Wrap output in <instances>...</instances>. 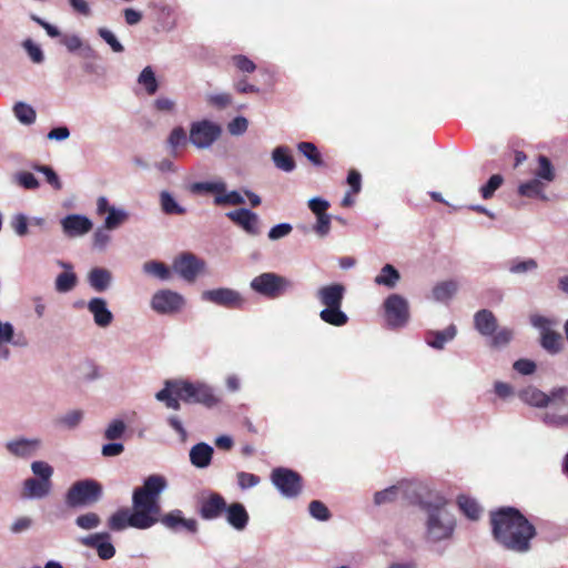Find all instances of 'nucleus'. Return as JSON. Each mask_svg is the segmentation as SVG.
I'll return each mask as SVG.
<instances>
[{
    "label": "nucleus",
    "instance_id": "obj_1",
    "mask_svg": "<svg viewBox=\"0 0 568 568\" xmlns=\"http://www.w3.org/2000/svg\"><path fill=\"white\" fill-rule=\"evenodd\" d=\"M165 487L166 480L163 476H149L141 487L133 490V511L120 508L109 518L108 527L112 531H121L128 527L144 530L154 526L159 523L160 496Z\"/></svg>",
    "mask_w": 568,
    "mask_h": 568
},
{
    "label": "nucleus",
    "instance_id": "obj_2",
    "mask_svg": "<svg viewBox=\"0 0 568 568\" xmlns=\"http://www.w3.org/2000/svg\"><path fill=\"white\" fill-rule=\"evenodd\" d=\"M493 536L506 549L525 552L536 535L532 524L515 507H500L490 513Z\"/></svg>",
    "mask_w": 568,
    "mask_h": 568
},
{
    "label": "nucleus",
    "instance_id": "obj_3",
    "mask_svg": "<svg viewBox=\"0 0 568 568\" xmlns=\"http://www.w3.org/2000/svg\"><path fill=\"white\" fill-rule=\"evenodd\" d=\"M155 398L174 410L181 408L180 400L186 404H202L209 408L219 403L217 396L210 386L184 379L165 381L164 387L155 394Z\"/></svg>",
    "mask_w": 568,
    "mask_h": 568
},
{
    "label": "nucleus",
    "instance_id": "obj_4",
    "mask_svg": "<svg viewBox=\"0 0 568 568\" xmlns=\"http://www.w3.org/2000/svg\"><path fill=\"white\" fill-rule=\"evenodd\" d=\"M419 507L427 515L425 523L426 539L438 542L453 536L456 519L448 509V500L439 495L432 497L429 500H420Z\"/></svg>",
    "mask_w": 568,
    "mask_h": 568
},
{
    "label": "nucleus",
    "instance_id": "obj_5",
    "mask_svg": "<svg viewBox=\"0 0 568 568\" xmlns=\"http://www.w3.org/2000/svg\"><path fill=\"white\" fill-rule=\"evenodd\" d=\"M344 294L345 287L338 283L323 286L317 291V297L325 306L320 313L322 321L333 326H343L348 322L347 315L341 310Z\"/></svg>",
    "mask_w": 568,
    "mask_h": 568
},
{
    "label": "nucleus",
    "instance_id": "obj_6",
    "mask_svg": "<svg viewBox=\"0 0 568 568\" xmlns=\"http://www.w3.org/2000/svg\"><path fill=\"white\" fill-rule=\"evenodd\" d=\"M103 495L102 485L94 479L78 480L71 485L65 494V504L70 508L91 506L98 503Z\"/></svg>",
    "mask_w": 568,
    "mask_h": 568
},
{
    "label": "nucleus",
    "instance_id": "obj_7",
    "mask_svg": "<svg viewBox=\"0 0 568 568\" xmlns=\"http://www.w3.org/2000/svg\"><path fill=\"white\" fill-rule=\"evenodd\" d=\"M250 287L263 297L276 300L293 287V282L280 274L265 272L255 276L251 281Z\"/></svg>",
    "mask_w": 568,
    "mask_h": 568
},
{
    "label": "nucleus",
    "instance_id": "obj_8",
    "mask_svg": "<svg viewBox=\"0 0 568 568\" xmlns=\"http://www.w3.org/2000/svg\"><path fill=\"white\" fill-rule=\"evenodd\" d=\"M271 481L287 498H296L303 489L302 476L285 467L274 468L271 473Z\"/></svg>",
    "mask_w": 568,
    "mask_h": 568
},
{
    "label": "nucleus",
    "instance_id": "obj_9",
    "mask_svg": "<svg viewBox=\"0 0 568 568\" xmlns=\"http://www.w3.org/2000/svg\"><path fill=\"white\" fill-rule=\"evenodd\" d=\"M222 133V128L210 120L196 121L190 128V141L197 149L210 148Z\"/></svg>",
    "mask_w": 568,
    "mask_h": 568
},
{
    "label": "nucleus",
    "instance_id": "obj_10",
    "mask_svg": "<svg viewBox=\"0 0 568 568\" xmlns=\"http://www.w3.org/2000/svg\"><path fill=\"white\" fill-rule=\"evenodd\" d=\"M385 318L390 328L403 327L409 318L407 301L398 295L392 294L384 302Z\"/></svg>",
    "mask_w": 568,
    "mask_h": 568
},
{
    "label": "nucleus",
    "instance_id": "obj_11",
    "mask_svg": "<svg viewBox=\"0 0 568 568\" xmlns=\"http://www.w3.org/2000/svg\"><path fill=\"white\" fill-rule=\"evenodd\" d=\"M202 298L230 310H241L245 304V298L241 293L227 287L205 291L202 294Z\"/></svg>",
    "mask_w": 568,
    "mask_h": 568
},
{
    "label": "nucleus",
    "instance_id": "obj_12",
    "mask_svg": "<svg viewBox=\"0 0 568 568\" xmlns=\"http://www.w3.org/2000/svg\"><path fill=\"white\" fill-rule=\"evenodd\" d=\"M183 296L171 290H160L151 300L152 310L159 314L176 313L183 307Z\"/></svg>",
    "mask_w": 568,
    "mask_h": 568
},
{
    "label": "nucleus",
    "instance_id": "obj_13",
    "mask_svg": "<svg viewBox=\"0 0 568 568\" xmlns=\"http://www.w3.org/2000/svg\"><path fill=\"white\" fill-rule=\"evenodd\" d=\"M204 265V262L192 253H183L173 262L174 271L187 282H194Z\"/></svg>",
    "mask_w": 568,
    "mask_h": 568
},
{
    "label": "nucleus",
    "instance_id": "obj_14",
    "mask_svg": "<svg viewBox=\"0 0 568 568\" xmlns=\"http://www.w3.org/2000/svg\"><path fill=\"white\" fill-rule=\"evenodd\" d=\"M225 498L219 493H210L199 501L197 513L204 520H213L224 514L226 507Z\"/></svg>",
    "mask_w": 568,
    "mask_h": 568
},
{
    "label": "nucleus",
    "instance_id": "obj_15",
    "mask_svg": "<svg viewBox=\"0 0 568 568\" xmlns=\"http://www.w3.org/2000/svg\"><path fill=\"white\" fill-rule=\"evenodd\" d=\"M226 217L241 226L250 235L256 236L261 233L257 214L247 209L230 211L226 213Z\"/></svg>",
    "mask_w": 568,
    "mask_h": 568
},
{
    "label": "nucleus",
    "instance_id": "obj_16",
    "mask_svg": "<svg viewBox=\"0 0 568 568\" xmlns=\"http://www.w3.org/2000/svg\"><path fill=\"white\" fill-rule=\"evenodd\" d=\"M61 224H62L63 232L70 237L87 234L88 232H90L92 230V226H93L90 219H88L84 215H79V214L67 215L61 221Z\"/></svg>",
    "mask_w": 568,
    "mask_h": 568
},
{
    "label": "nucleus",
    "instance_id": "obj_17",
    "mask_svg": "<svg viewBox=\"0 0 568 568\" xmlns=\"http://www.w3.org/2000/svg\"><path fill=\"white\" fill-rule=\"evenodd\" d=\"M159 521L162 523L166 528L176 530L180 527L184 528L189 532L195 534L197 531V523L193 518H184L182 511L175 509L163 516L159 515Z\"/></svg>",
    "mask_w": 568,
    "mask_h": 568
},
{
    "label": "nucleus",
    "instance_id": "obj_18",
    "mask_svg": "<svg viewBox=\"0 0 568 568\" xmlns=\"http://www.w3.org/2000/svg\"><path fill=\"white\" fill-rule=\"evenodd\" d=\"M110 535L108 532L94 534L83 538L82 544L88 547L95 548L98 556L103 560H108L115 555V548L110 541H108Z\"/></svg>",
    "mask_w": 568,
    "mask_h": 568
},
{
    "label": "nucleus",
    "instance_id": "obj_19",
    "mask_svg": "<svg viewBox=\"0 0 568 568\" xmlns=\"http://www.w3.org/2000/svg\"><path fill=\"white\" fill-rule=\"evenodd\" d=\"M224 514L226 516V521L236 530H243L246 528L250 516L241 503H232L226 505Z\"/></svg>",
    "mask_w": 568,
    "mask_h": 568
},
{
    "label": "nucleus",
    "instance_id": "obj_20",
    "mask_svg": "<svg viewBox=\"0 0 568 568\" xmlns=\"http://www.w3.org/2000/svg\"><path fill=\"white\" fill-rule=\"evenodd\" d=\"M475 328L483 336H493L497 329V318L489 310H480L474 315Z\"/></svg>",
    "mask_w": 568,
    "mask_h": 568
},
{
    "label": "nucleus",
    "instance_id": "obj_21",
    "mask_svg": "<svg viewBox=\"0 0 568 568\" xmlns=\"http://www.w3.org/2000/svg\"><path fill=\"white\" fill-rule=\"evenodd\" d=\"M89 311L93 314L94 323L100 327H106L113 320L112 313L106 307V302L101 297H93L88 304Z\"/></svg>",
    "mask_w": 568,
    "mask_h": 568
},
{
    "label": "nucleus",
    "instance_id": "obj_22",
    "mask_svg": "<svg viewBox=\"0 0 568 568\" xmlns=\"http://www.w3.org/2000/svg\"><path fill=\"white\" fill-rule=\"evenodd\" d=\"M52 488V481H44L38 478H28L23 481L22 496L24 498H43Z\"/></svg>",
    "mask_w": 568,
    "mask_h": 568
},
{
    "label": "nucleus",
    "instance_id": "obj_23",
    "mask_svg": "<svg viewBox=\"0 0 568 568\" xmlns=\"http://www.w3.org/2000/svg\"><path fill=\"white\" fill-rule=\"evenodd\" d=\"M39 446H40L39 439H26V438H20L17 440L8 442L6 445L7 449L12 455H14L17 457H22V458L32 456L36 453V450L39 448Z\"/></svg>",
    "mask_w": 568,
    "mask_h": 568
},
{
    "label": "nucleus",
    "instance_id": "obj_24",
    "mask_svg": "<svg viewBox=\"0 0 568 568\" xmlns=\"http://www.w3.org/2000/svg\"><path fill=\"white\" fill-rule=\"evenodd\" d=\"M456 333V326L449 325L443 331H428L425 334V341L430 347L443 349L447 342L454 339Z\"/></svg>",
    "mask_w": 568,
    "mask_h": 568
},
{
    "label": "nucleus",
    "instance_id": "obj_25",
    "mask_svg": "<svg viewBox=\"0 0 568 568\" xmlns=\"http://www.w3.org/2000/svg\"><path fill=\"white\" fill-rule=\"evenodd\" d=\"M213 448L205 443H199L190 450V460L197 468L207 467L211 464Z\"/></svg>",
    "mask_w": 568,
    "mask_h": 568
},
{
    "label": "nucleus",
    "instance_id": "obj_26",
    "mask_svg": "<svg viewBox=\"0 0 568 568\" xmlns=\"http://www.w3.org/2000/svg\"><path fill=\"white\" fill-rule=\"evenodd\" d=\"M275 166L284 172H292L296 164L287 146H277L272 152Z\"/></svg>",
    "mask_w": 568,
    "mask_h": 568
},
{
    "label": "nucleus",
    "instance_id": "obj_27",
    "mask_svg": "<svg viewBox=\"0 0 568 568\" xmlns=\"http://www.w3.org/2000/svg\"><path fill=\"white\" fill-rule=\"evenodd\" d=\"M540 345L550 354H557L562 349L564 342L561 335L554 329H544L540 332Z\"/></svg>",
    "mask_w": 568,
    "mask_h": 568
},
{
    "label": "nucleus",
    "instance_id": "obj_28",
    "mask_svg": "<svg viewBox=\"0 0 568 568\" xmlns=\"http://www.w3.org/2000/svg\"><path fill=\"white\" fill-rule=\"evenodd\" d=\"M520 399L535 407L548 406V395L535 387H527L519 393Z\"/></svg>",
    "mask_w": 568,
    "mask_h": 568
},
{
    "label": "nucleus",
    "instance_id": "obj_29",
    "mask_svg": "<svg viewBox=\"0 0 568 568\" xmlns=\"http://www.w3.org/2000/svg\"><path fill=\"white\" fill-rule=\"evenodd\" d=\"M111 282V273L105 268L95 267L89 273V283L97 292H103Z\"/></svg>",
    "mask_w": 568,
    "mask_h": 568
},
{
    "label": "nucleus",
    "instance_id": "obj_30",
    "mask_svg": "<svg viewBox=\"0 0 568 568\" xmlns=\"http://www.w3.org/2000/svg\"><path fill=\"white\" fill-rule=\"evenodd\" d=\"M458 290L456 281L449 280L437 283L433 288V297L438 302L450 300Z\"/></svg>",
    "mask_w": 568,
    "mask_h": 568
},
{
    "label": "nucleus",
    "instance_id": "obj_31",
    "mask_svg": "<svg viewBox=\"0 0 568 568\" xmlns=\"http://www.w3.org/2000/svg\"><path fill=\"white\" fill-rule=\"evenodd\" d=\"M399 278V272L393 265L386 264L381 270V273L375 277V283L377 285H383L388 288H393L396 286Z\"/></svg>",
    "mask_w": 568,
    "mask_h": 568
},
{
    "label": "nucleus",
    "instance_id": "obj_32",
    "mask_svg": "<svg viewBox=\"0 0 568 568\" xmlns=\"http://www.w3.org/2000/svg\"><path fill=\"white\" fill-rule=\"evenodd\" d=\"M457 504L467 518L477 520L480 517L481 507L475 499L462 495L457 498Z\"/></svg>",
    "mask_w": 568,
    "mask_h": 568
},
{
    "label": "nucleus",
    "instance_id": "obj_33",
    "mask_svg": "<svg viewBox=\"0 0 568 568\" xmlns=\"http://www.w3.org/2000/svg\"><path fill=\"white\" fill-rule=\"evenodd\" d=\"M545 185L538 179H532L525 183H521L518 187V193L525 197H540L542 200L546 199L544 194Z\"/></svg>",
    "mask_w": 568,
    "mask_h": 568
},
{
    "label": "nucleus",
    "instance_id": "obj_34",
    "mask_svg": "<svg viewBox=\"0 0 568 568\" xmlns=\"http://www.w3.org/2000/svg\"><path fill=\"white\" fill-rule=\"evenodd\" d=\"M297 150L301 154H303L314 166L321 168L324 166L325 163L323 161L322 154L318 151L317 146L312 142H300L297 144Z\"/></svg>",
    "mask_w": 568,
    "mask_h": 568
},
{
    "label": "nucleus",
    "instance_id": "obj_35",
    "mask_svg": "<svg viewBox=\"0 0 568 568\" xmlns=\"http://www.w3.org/2000/svg\"><path fill=\"white\" fill-rule=\"evenodd\" d=\"M538 168L535 170V176L538 180H544L546 182H552L556 178L555 168L551 161L546 155H539L538 159Z\"/></svg>",
    "mask_w": 568,
    "mask_h": 568
},
{
    "label": "nucleus",
    "instance_id": "obj_36",
    "mask_svg": "<svg viewBox=\"0 0 568 568\" xmlns=\"http://www.w3.org/2000/svg\"><path fill=\"white\" fill-rule=\"evenodd\" d=\"M160 204L162 211L168 215H183L186 210L178 204L172 194L168 191L160 193Z\"/></svg>",
    "mask_w": 568,
    "mask_h": 568
},
{
    "label": "nucleus",
    "instance_id": "obj_37",
    "mask_svg": "<svg viewBox=\"0 0 568 568\" xmlns=\"http://www.w3.org/2000/svg\"><path fill=\"white\" fill-rule=\"evenodd\" d=\"M190 191L194 194L213 193L219 196L220 193H225L226 184L222 181L219 182H195L191 184Z\"/></svg>",
    "mask_w": 568,
    "mask_h": 568
},
{
    "label": "nucleus",
    "instance_id": "obj_38",
    "mask_svg": "<svg viewBox=\"0 0 568 568\" xmlns=\"http://www.w3.org/2000/svg\"><path fill=\"white\" fill-rule=\"evenodd\" d=\"M138 83L144 88L145 92L149 95L155 94L159 89V83L155 78V73L150 65L145 67L141 71V73L138 78Z\"/></svg>",
    "mask_w": 568,
    "mask_h": 568
},
{
    "label": "nucleus",
    "instance_id": "obj_39",
    "mask_svg": "<svg viewBox=\"0 0 568 568\" xmlns=\"http://www.w3.org/2000/svg\"><path fill=\"white\" fill-rule=\"evenodd\" d=\"M143 271L160 280H169L171 276L170 268L162 262L149 261L143 264Z\"/></svg>",
    "mask_w": 568,
    "mask_h": 568
},
{
    "label": "nucleus",
    "instance_id": "obj_40",
    "mask_svg": "<svg viewBox=\"0 0 568 568\" xmlns=\"http://www.w3.org/2000/svg\"><path fill=\"white\" fill-rule=\"evenodd\" d=\"M16 118L23 124H32L36 121L37 114L32 106L27 103L18 102L13 106Z\"/></svg>",
    "mask_w": 568,
    "mask_h": 568
},
{
    "label": "nucleus",
    "instance_id": "obj_41",
    "mask_svg": "<svg viewBox=\"0 0 568 568\" xmlns=\"http://www.w3.org/2000/svg\"><path fill=\"white\" fill-rule=\"evenodd\" d=\"M244 203V197L237 191H225V193H220L219 196H214V204L216 206L242 205Z\"/></svg>",
    "mask_w": 568,
    "mask_h": 568
},
{
    "label": "nucleus",
    "instance_id": "obj_42",
    "mask_svg": "<svg viewBox=\"0 0 568 568\" xmlns=\"http://www.w3.org/2000/svg\"><path fill=\"white\" fill-rule=\"evenodd\" d=\"M504 178L501 174H493L486 184L480 187V195L484 200H489L495 192L503 185Z\"/></svg>",
    "mask_w": 568,
    "mask_h": 568
},
{
    "label": "nucleus",
    "instance_id": "obj_43",
    "mask_svg": "<svg viewBox=\"0 0 568 568\" xmlns=\"http://www.w3.org/2000/svg\"><path fill=\"white\" fill-rule=\"evenodd\" d=\"M129 215L123 210L111 209L104 221L105 230H114L128 220Z\"/></svg>",
    "mask_w": 568,
    "mask_h": 568
},
{
    "label": "nucleus",
    "instance_id": "obj_44",
    "mask_svg": "<svg viewBox=\"0 0 568 568\" xmlns=\"http://www.w3.org/2000/svg\"><path fill=\"white\" fill-rule=\"evenodd\" d=\"M77 284V276L72 272L60 273L55 280V290L61 293L71 291Z\"/></svg>",
    "mask_w": 568,
    "mask_h": 568
},
{
    "label": "nucleus",
    "instance_id": "obj_45",
    "mask_svg": "<svg viewBox=\"0 0 568 568\" xmlns=\"http://www.w3.org/2000/svg\"><path fill=\"white\" fill-rule=\"evenodd\" d=\"M568 387H558L550 392L548 395V405L554 407H568Z\"/></svg>",
    "mask_w": 568,
    "mask_h": 568
},
{
    "label": "nucleus",
    "instance_id": "obj_46",
    "mask_svg": "<svg viewBox=\"0 0 568 568\" xmlns=\"http://www.w3.org/2000/svg\"><path fill=\"white\" fill-rule=\"evenodd\" d=\"M310 515L321 521H326L332 517L329 509L321 500H312L308 505Z\"/></svg>",
    "mask_w": 568,
    "mask_h": 568
},
{
    "label": "nucleus",
    "instance_id": "obj_47",
    "mask_svg": "<svg viewBox=\"0 0 568 568\" xmlns=\"http://www.w3.org/2000/svg\"><path fill=\"white\" fill-rule=\"evenodd\" d=\"M100 523L101 519L99 515L95 513H87L78 516L75 519L77 526L85 530L97 528L100 525Z\"/></svg>",
    "mask_w": 568,
    "mask_h": 568
},
{
    "label": "nucleus",
    "instance_id": "obj_48",
    "mask_svg": "<svg viewBox=\"0 0 568 568\" xmlns=\"http://www.w3.org/2000/svg\"><path fill=\"white\" fill-rule=\"evenodd\" d=\"M125 432V424L121 419H114L110 423L104 432V437L108 440H116L123 436Z\"/></svg>",
    "mask_w": 568,
    "mask_h": 568
},
{
    "label": "nucleus",
    "instance_id": "obj_49",
    "mask_svg": "<svg viewBox=\"0 0 568 568\" xmlns=\"http://www.w3.org/2000/svg\"><path fill=\"white\" fill-rule=\"evenodd\" d=\"M31 469L38 479L44 481H51V477L53 475V468L45 462H33L31 464Z\"/></svg>",
    "mask_w": 568,
    "mask_h": 568
},
{
    "label": "nucleus",
    "instance_id": "obj_50",
    "mask_svg": "<svg viewBox=\"0 0 568 568\" xmlns=\"http://www.w3.org/2000/svg\"><path fill=\"white\" fill-rule=\"evenodd\" d=\"M538 266L537 262L534 258H528L525 261L514 260L509 263V271L514 274L526 273L528 271H534Z\"/></svg>",
    "mask_w": 568,
    "mask_h": 568
},
{
    "label": "nucleus",
    "instance_id": "obj_51",
    "mask_svg": "<svg viewBox=\"0 0 568 568\" xmlns=\"http://www.w3.org/2000/svg\"><path fill=\"white\" fill-rule=\"evenodd\" d=\"M398 490H399L398 486H390L384 490L377 491L374 496V503L376 505L392 503L396 499Z\"/></svg>",
    "mask_w": 568,
    "mask_h": 568
},
{
    "label": "nucleus",
    "instance_id": "obj_52",
    "mask_svg": "<svg viewBox=\"0 0 568 568\" xmlns=\"http://www.w3.org/2000/svg\"><path fill=\"white\" fill-rule=\"evenodd\" d=\"M186 143V132L182 126L174 128L169 138H168V145L175 150L176 148L184 145Z\"/></svg>",
    "mask_w": 568,
    "mask_h": 568
},
{
    "label": "nucleus",
    "instance_id": "obj_53",
    "mask_svg": "<svg viewBox=\"0 0 568 568\" xmlns=\"http://www.w3.org/2000/svg\"><path fill=\"white\" fill-rule=\"evenodd\" d=\"M491 337V346L500 347L507 345L513 338V331L507 327H503L499 331L493 334Z\"/></svg>",
    "mask_w": 568,
    "mask_h": 568
},
{
    "label": "nucleus",
    "instance_id": "obj_54",
    "mask_svg": "<svg viewBox=\"0 0 568 568\" xmlns=\"http://www.w3.org/2000/svg\"><path fill=\"white\" fill-rule=\"evenodd\" d=\"M36 170L43 173L47 182L57 191L62 189V183L58 176V174L52 170V168L47 165H38Z\"/></svg>",
    "mask_w": 568,
    "mask_h": 568
},
{
    "label": "nucleus",
    "instance_id": "obj_55",
    "mask_svg": "<svg viewBox=\"0 0 568 568\" xmlns=\"http://www.w3.org/2000/svg\"><path fill=\"white\" fill-rule=\"evenodd\" d=\"M16 181L19 183V185L23 186L27 190H36L39 187V181L37 178L27 171L19 172L16 175Z\"/></svg>",
    "mask_w": 568,
    "mask_h": 568
},
{
    "label": "nucleus",
    "instance_id": "obj_56",
    "mask_svg": "<svg viewBox=\"0 0 568 568\" xmlns=\"http://www.w3.org/2000/svg\"><path fill=\"white\" fill-rule=\"evenodd\" d=\"M23 48L26 49L30 59L34 63H41L44 60V55L41 48L33 43L31 39H27L26 41H23Z\"/></svg>",
    "mask_w": 568,
    "mask_h": 568
},
{
    "label": "nucleus",
    "instance_id": "obj_57",
    "mask_svg": "<svg viewBox=\"0 0 568 568\" xmlns=\"http://www.w3.org/2000/svg\"><path fill=\"white\" fill-rule=\"evenodd\" d=\"M99 36L111 47L114 52H123V45L118 41L115 36L105 28H100L98 30Z\"/></svg>",
    "mask_w": 568,
    "mask_h": 568
},
{
    "label": "nucleus",
    "instance_id": "obj_58",
    "mask_svg": "<svg viewBox=\"0 0 568 568\" xmlns=\"http://www.w3.org/2000/svg\"><path fill=\"white\" fill-rule=\"evenodd\" d=\"M236 477H237V484L242 489H247V488L254 487L261 480L258 476L251 474V473H246V471L237 473Z\"/></svg>",
    "mask_w": 568,
    "mask_h": 568
},
{
    "label": "nucleus",
    "instance_id": "obj_59",
    "mask_svg": "<svg viewBox=\"0 0 568 568\" xmlns=\"http://www.w3.org/2000/svg\"><path fill=\"white\" fill-rule=\"evenodd\" d=\"M248 126V121L244 116H236L227 124V130L232 135L243 134Z\"/></svg>",
    "mask_w": 568,
    "mask_h": 568
},
{
    "label": "nucleus",
    "instance_id": "obj_60",
    "mask_svg": "<svg viewBox=\"0 0 568 568\" xmlns=\"http://www.w3.org/2000/svg\"><path fill=\"white\" fill-rule=\"evenodd\" d=\"M234 65L242 72L252 73L255 71V63L250 60L247 57L239 54L233 57Z\"/></svg>",
    "mask_w": 568,
    "mask_h": 568
},
{
    "label": "nucleus",
    "instance_id": "obj_61",
    "mask_svg": "<svg viewBox=\"0 0 568 568\" xmlns=\"http://www.w3.org/2000/svg\"><path fill=\"white\" fill-rule=\"evenodd\" d=\"M293 227L288 223H281L273 226L268 232V239L272 241L280 240L287 236L292 232Z\"/></svg>",
    "mask_w": 568,
    "mask_h": 568
},
{
    "label": "nucleus",
    "instance_id": "obj_62",
    "mask_svg": "<svg viewBox=\"0 0 568 568\" xmlns=\"http://www.w3.org/2000/svg\"><path fill=\"white\" fill-rule=\"evenodd\" d=\"M316 219H317V221H316V224L314 225V231L320 236L327 235L331 230V216L326 213L323 215H317Z\"/></svg>",
    "mask_w": 568,
    "mask_h": 568
},
{
    "label": "nucleus",
    "instance_id": "obj_63",
    "mask_svg": "<svg viewBox=\"0 0 568 568\" xmlns=\"http://www.w3.org/2000/svg\"><path fill=\"white\" fill-rule=\"evenodd\" d=\"M514 369L523 375H530L536 371V364L530 359L521 358L514 363Z\"/></svg>",
    "mask_w": 568,
    "mask_h": 568
},
{
    "label": "nucleus",
    "instance_id": "obj_64",
    "mask_svg": "<svg viewBox=\"0 0 568 568\" xmlns=\"http://www.w3.org/2000/svg\"><path fill=\"white\" fill-rule=\"evenodd\" d=\"M308 207L316 216L323 215L326 214L329 203L326 200L314 197L308 201Z\"/></svg>",
    "mask_w": 568,
    "mask_h": 568
}]
</instances>
